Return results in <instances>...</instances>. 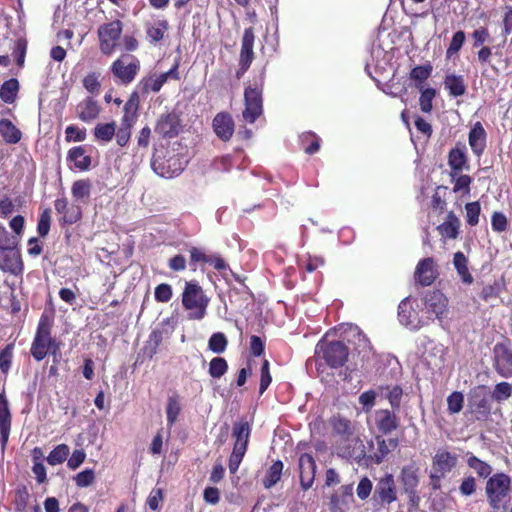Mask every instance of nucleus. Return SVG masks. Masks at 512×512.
Listing matches in <instances>:
<instances>
[{
    "mask_svg": "<svg viewBox=\"0 0 512 512\" xmlns=\"http://www.w3.org/2000/svg\"><path fill=\"white\" fill-rule=\"evenodd\" d=\"M511 477L504 472L490 476L485 484V495L490 508L506 511L510 502Z\"/></svg>",
    "mask_w": 512,
    "mask_h": 512,
    "instance_id": "obj_1",
    "label": "nucleus"
},
{
    "mask_svg": "<svg viewBox=\"0 0 512 512\" xmlns=\"http://www.w3.org/2000/svg\"><path fill=\"white\" fill-rule=\"evenodd\" d=\"M181 302L188 311L189 320H202L207 314L210 298L196 280H190L185 282Z\"/></svg>",
    "mask_w": 512,
    "mask_h": 512,
    "instance_id": "obj_2",
    "label": "nucleus"
},
{
    "mask_svg": "<svg viewBox=\"0 0 512 512\" xmlns=\"http://www.w3.org/2000/svg\"><path fill=\"white\" fill-rule=\"evenodd\" d=\"M51 328L49 318L42 315L30 348V353L36 361H42L48 353L55 356L60 349V344L51 336Z\"/></svg>",
    "mask_w": 512,
    "mask_h": 512,
    "instance_id": "obj_3",
    "label": "nucleus"
},
{
    "mask_svg": "<svg viewBox=\"0 0 512 512\" xmlns=\"http://www.w3.org/2000/svg\"><path fill=\"white\" fill-rule=\"evenodd\" d=\"M493 367L503 378L512 377V349L509 338L504 337L493 347Z\"/></svg>",
    "mask_w": 512,
    "mask_h": 512,
    "instance_id": "obj_4",
    "label": "nucleus"
},
{
    "mask_svg": "<svg viewBox=\"0 0 512 512\" xmlns=\"http://www.w3.org/2000/svg\"><path fill=\"white\" fill-rule=\"evenodd\" d=\"M245 108L242 112L244 120L254 123L263 113L262 90L255 86H247L244 90Z\"/></svg>",
    "mask_w": 512,
    "mask_h": 512,
    "instance_id": "obj_5",
    "label": "nucleus"
},
{
    "mask_svg": "<svg viewBox=\"0 0 512 512\" xmlns=\"http://www.w3.org/2000/svg\"><path fill=\"white\" fill-rule=\"evenodd\" d=\"M190 261L189 265L192 271H196L198 267L204 270V265H209L217 271H223L228 268V264L218 253H206L203 249L198 247H191L189 249Z\"/></svg>",
    "mask_w": 512,
    "mask_h": 512,
    "instance_id": "obj_6",
    "label": "nucleus"
},
{
    "mask_svg": "<svg viewBox=\"0 0 512 512\" xmlns=\"http://www.w3.org/2000/svg\"><path fill=\"white\" fill-rule=\"evenodd\" d=\"M319 347L324 361L331 368H340L348 360L349 348L341 341L323 342Z\"/></svg>",
    "mask_w": 512,
    "mask_h": 512,
    "instance_id": "obj_7",
    "label": "nucleus"
},
{
    "mask_svg": "<svg viewBox=\"0 0 512 512\" xmlns=\"http://www.w3.org/2000/svg\"><path fill=\"white\" fill-rule=\"evenodd\" d=\"M54 207L56 212L61 215L59 218L61 227L73 225L82 219V208L76 204H69L65 196L57 198L54 201Z\"/></svg>",
    "mask_w": 512,
    "mask_h": 512,
    "instance_id": "obj_8",
    "label": "nucleus"
},
{
    "mask_svg": "<svg viewBox=\"0 0 512 512\" xmlns=\"http://www.w3.org/2000/svg\"><path fill=\"white\" fill-rule=\"evenodd\" d=\"M439 277L438 266L432 257L421 259L414 271L415 283L426 287L432 285Z\"/></svg>",
    "mask_w": 512,
    "mask_h": 512,
    "instance_id": "obj_9",
    "label": "nucleus"
},
{
    "mask_svg": "<svg viewBox=\"0 0 512 512\" xmlns=\"http://www.w3.org/2000/svg\"><path fill=\"white\" fill-rule=\"evenodd\" d=\"M140 70V61L133 57L130 63H125L123 58L116 59L111 65V72L122 84H130Z\"/></svg>",
    "mask_w": 512,
    "mask_h": 512,
    "instance_id": "obj_10",
    "label": "nucleus"
},
{
    "mask_svg": "<svg viewBox=\"0 0 512 512\" xmlns=\"http://www.w3.org/2000/svg\"><path fill=\"white\" fill-rule=\"evenodd\" d=\"M181 129V121L176 112H169L160 115L158 118L154 131L162 138H174Z\"/></svg>",
    "mask_w": 512,
    "mask_h": 512,
    "instance_id": "obj_11",
    "label": "nucleus"
},
{
    "mask_svg": "<svg viewBox=\"0 0 512 512\" xmlns=\"http://www.w3.org/2000/svg\"><path fill=\"white\" fill-rule=\"evenodd\" d=\"M468 407L476 420H486L491 413V397L483 391V388L474 391L469 397Z\"/></svg>",
    "mask_w": 512,
    "mask_h": 512,
    "instance_id": "obj_12",
    "label": "nucleus"
},
{
    "mask_svg": "<svg viewBox=\"0 0 512 512\" xmlns=\"http://www.w3.org/2000/svg\"><path fill=\"white\" fill-rule=\"evenodd\" d=\"M424 306L427 313L435 314L436 318L441 321L448 312V299L440 290H432L426 293Z\"/></svg>",
    "mask_w": 512,
    "mask_h": 512,
    "instance_id": "obj_13",
    "label": "nucleus"
},
{
    "mask_svg": "<svg viewBox=\"0 0 512 512\" xmlns=\"http://www.w3.org/2000/svg\"><path fill=\"white\" fill-rule=\"evenodd\" d=\"M397 411L380 409L375 412V425L382 435H388L397 430L400 426V419Z\"/></svg>",
    "mask_w": 512,
    "mask_h": 512,
    "instance_id": "obj_14",
    "label": "nucleus"
},
{
    "mask_svg": "<svg viewBox=\"0 0 512 512\" xmlns=\"http://www.w3.org/2000/svg\"><path fill=\"white\" fill-rule=\"evenodd\" d=\"M254 34H244L242 39L239 68L236 71V78L241 79L249 69L253 59Z\"/></svg>",
    "mask_w": 512,
    "mask_h": 512,
    "instance_id": "obj_15",
    "label": "nucleus"
},
{
    "mask_svg": "<svg viewBox=\"0 0 512 512\" xmlns=\"http://www.w3.org/2000/svg\"><path fill=\"white\" fill-rule=\"evenodd\" d=\"M300 484L303 490H308L314 483L316 463L313 456L303 453L299 458Z\"/></svg>",
    "mask_w": 512,
    "mask_h": 512,
    "instance_id": "obj_16",
    "label": "nucleus"
},
{
    "mask_svg": "<svg viewBox=\"0 0 512 512\" xmlns=\"http://www.w3.org/2000/svg\"><path fill=\"white\" fill-rule=\"evenodd\" d=\"M374 498L382 503L390 504L396 500V486L391 474L379 479L374 491Z\"/></svg>",
    "mask_w": 512,
    "mask_h": 512,
    "instance_id": "obj_17",
    "label": "nucleus"
},
{
    "mask_svg": "<svg viewBox=\"0 0 512 512\" xmlns=\"http://www.w3.org/2000/svg\"><path fill=\"white\" fill-rule=\"evenodd\" d=\"M213 130L219 139L226 142L234 133V120L228 112H220L215 115L212 122Z\"/></svg>",
    "mask_w": 512,
    "mask_h": 512,
    "instance_id": "obj_18",
    "label": "nucleus"
},
{
    "mask_svg": "<svg viewBox=\"0 0 512 512\" xmlns=\"http://www.w3.org/2000/svg\"><path fill=\"white\" fill-rule=\"evenodd\" d=\"M448 165L451 169V177L455 178L463 170H468V157L466 154V147L457 144L448 153Z\"/></svg>",
    "mask_w": 512,
    "mask_h": 512,
    "instance_id": "obj_19",
    "label": "nucleus"
},
{
    "mask_svg": "<svg viewBox=\"0 0 512 512\" xmlns=\"http://www.w3.org/2000/svg\"><path fill=\"white\" fill-rule=\"evenodd\" d=\"M12 416L9 408V402L5 392L0 393V441L2 448H5L11 430Z\"/></svg>",
    "mask_w": 512,
    "mask_h": 512,
    "instance_id": "obj_20",
    "label": "nucleus"
},
{
    "mask_svg": "<svg viewBox=\"0 0 512 512\" xmlns=\"http://www.w3.org/2000/svg\"><path fill=\"white\" fill-rule=\"evenodd\" d=\"M251 424L243 417L236 421L232 427L233 448L247 450L251 435Z\"/></svg>",
    "mask_w": 512,
    "mask_h": 512,
    "instance_id": "obj_21",
    "label": "nucleus"
},
{
    "mask_svg": "<svg viewBox=\"0 0 512 512\" xmlns=\"http://www.w3.org/2000/svg\"><path fill=\"white\" fill-rule=\"evenodd\" d=\"M468 142L473 154L477 157L482 156L486 148L487 133L481 122L478 121L471 127Z\"/></svg>",
    "mask_w": 512,
    "mask_h": 512,
    "instance_id": "obj_22",
    "label": "nucleus"
},
{
    "mask_svg": "<svg viewBox=\"0 0 512 512\" xmlns=\"http://www.w3.org/2000/svg\"><path fill=\"white\" fill-rule=\"evenodd\" d=\"M140 96L133 91L123 106L121 124L134 126L139 118Z\"/></svg>",
    "mask_w": 512,
    "mask_h": 512,
    "instance_id": "obj_23",
    "label": "nucleus"
},
{
    "mask_svg": "<svg viewBox=\"0 0 512 512\" xmlns=\"http://www.w3.org/2000/svg\"><path fill=\"white\" fill-rule=\"evenodd\" d=\"M458 464V456L447 450L438 451L432 458L433 470L447 474Z\"/></svg>",
    "mask_w": 512,
    "mask_h": 512,
    "instance_id": "obj_24",
    "label": "nucleus"
},
{
    "mask_svg": "<svg viewBox=\"0 0 512 512\" xmlns=\"http://www.w3.org/2000/svg\"><path fill=\"white\" fill-rule=\"evenodd\" d=\"M419 468L416 463L406 465L401 470V481L406 493L411 494L412 498L415 497V489L419 484Z\"/></svg>",
    "mask_w": 512,
    "mask_h": 512,
    "instance_id": "obj_25",
    "label": "nucleus"
},
{
    "mask_svg": "<svg viewBox=\"0 0 512 512\" xmlns=\"http://www.w3.org/2000/svg\"><path fill=\"white\" fill-rule=\"evenodd\" d=\"M100 106L92 97L82 100L76 107L77 116L83 122H91L98 118L100 114Z\"/></svg>",
    "mask_w": 512,
    "mask_h": 512,
    "instance_id": "obj_26",
    "label": "nucleus"
},
{
    "mask_svg": "<svg viewBox=\"0 0 512 512\" xmlns=\"http://www.w3.org/2000/svg\"><path fill=\"white\" fill-rule=\"evenodd\" d=\"M67 160L72 162L76 169L87 171L91 166V156L87 155L84 146H76L71 148L67 154Z\"/></svg>",
    "mask_w": 512,
    "mask_h": 512,
    "instance_id": "obj_27",
    "label": "nucleus"
},
{
    "mask_svg": "<svg viewBox=\"0 0 512 512\" xmlns=\"http://www.w3.org/2000/svg\"><path fill=\"white\" fill-rule=\"evenodd\" d=\"M16 242L0 247V268L4 271L15 272L19 257L13 252Z\"/></svg>",
    "mask_w": 512,
    "mask_h": 512,
    "instance_id": "obj_28",
    "label": "nucleus"
},
{
    "mask_svg": "<svg viewBox=\"0 0 512 512\" xmlns=\"http://www.w3.org/2000/svg\"><path fill=\"white\" fill-rule=\"evenodd\" d=\"M468 263V258L463 252L458 251L454 253L453 265L457 271V274L464 284L471 285L474 282V278L469 271Z\"/></svg>",
    "mask_w": 512,
    "mask_h": 512,
    "instance_id": "obj_29",
    "label": "nucleus"
},
{
    "mask_svg": "<svg viewBox=\"0 0 512 512\" xmlns=\"http://www.w3.org/2000/svg\"><path fill=\"white\" fill-rule=\"evenodd\" d=\"M417 312L411 305L410 298H404L398 305V319L404 326L416 327Z\"/></svg>",
    "mask_w": 512,
    "mask_h": 512,
    "instance_id": "obj_30",
    "label": "nucleus"
},
{
    "mask_svg": "<svg viewBox=\"0 0 512 512\" xmlns=\"http://www.w3.org/2000/svg\"><path fill=\"white\" fill-rule=\"evenodd\" d=\"M467 466L475 471L479 478L488 479L492 473V466L486 461L481 460L471 452L466 453Z\"/></svg>",
    "mask_w": 512,
    "mask_h": 512,
    "instance_id": "obj_31",
    "label": "nucleus"
},
{
    "mask_svg": "<svg viewBox=\"0 0 512 512\" xmlns=\"http://www.w3.org/2000/svg\"><path fill=\"white\" fill-rule=\"evenodd\" d=\"M460 221L454 212L450 211L445 222L437 227L440 235L445 238L455 239L458 237Z\"/></svg>",
    "mask_w": 512,
    "mask_h": 512,
    "instance_id": "obj_32",
    "label": "nucleus"
},
{
    "mask_svg": "<svg viewBox=\"0 0 512 512\" xmlns=\"http://www.w3.org/2000/svg\"><path fill=\"white\" fill-rule=\"evenodd\" d=\"M0 134L8 144H17L22 138L20 129L11 120L5 118L0 120Z\"/></svg>",
    "mask_w": 512,
    "mask_h": 512,
    "instance_id": "obj_33",
    "label": "nucleus"
},
{
    "mask_svg": "<svg viewBox=\"0 0 512 512\" xmlns=\"http://www.w3.org/2000/svg\"><path fill=\"white\" fill-rule=\"evenodd\" d=\"M444 86L452 97H460L466 93V84L463 76L447 75L444 79Z\"/></svg>",
    "mask_w": 512,
    "mask_h": 512,
    "instance_id": "obj_34",
    "label": "nucleus"
},
{
    "mask_svg": "<svg viewBox=\"0 0 512 512\" xmlns=\"http://www.w3.org/2000/svg\"><path fill=\"white\" fill-rule=\"evenodd\" d=\"M377 442V452L375 453L376 463H381L382 460L390 453L391 450L397 448L399 441L397 438H389L385 440L383 435H377L375 437Z\"/></svg>",
    "mask_w": 512,
    "mask_h": 512,
    "instance_id": "obj_35",
    "label": "nucleus"
},
{
    "mask_svg": "<svg viewBox=\"0 0 512 512\" xmlns=\"http://www.w3.org/2000/svg\"><path fill=\"white\" fill-rule=\"evenodd\" d=\"M505 286L503 278L494 280L493 283L485 285L482 288L479 296L484 302H490L500 296V294L505 290Z\"/></svg>",
    "mask_w": 512,
    "mask_h": 512,
    "instance_id": "obj_36",
    "label": "nucleus"
},
{
    "mask_svg": "<svg viewBox=\"0 0 512 512\" xmlns=\"http://www.w3.org/2000/svg\"><path fill=\"white\" fill-rule=\"evenodd\" d=\"M301 148L308 155H313L320 150V138L311 131L303 132L299 136Z\"/></svg>",
    "mask_w": 512,
    "mask_h": 512,
    "instance_id": "obj_37",
    "label": "nucleus"
},
{
    "mask_svg": "<svg viewBox=\"0 0 512 512\" xmlns=\"http://www.w3.org/2000/svg\"><path fill=\"white\" fill-rule=\"evenodd\" d=\"M330 425L335 434L348 439L353 434L351 421L340 415L330 419Z\"/></svg>",
    "mask_w": 512,
    "mask_h": 512,
    "instance_id": "obj_38",
    "label": "nucleus"
},
{
    "mask_svg": "<svg viewBox=\"0 0 512 512\" xmlns=\"http://www.w3.org/2000/svg\"><path fill=\"white\" fill-rule=\"evenodd\" d=\"M92 184L89 179L75 181L71 187V193L75 201L87 202L90 197Z\"/></svg>",
    "mask_w": 512,
    "mask_h": 512,
    "instance_id": "obj_39",
    "label": "nucleus"
},
{
    "mask_svg": "<svg viewBox=\"0 0 512 512\" xmlns=\"http://www.w3.org/2000/svg\"><path fill=\"white\" fill-rule=\"evenodd\" d=\"M284 464L281 460H276L266 471L265 477L263 478V486L266 489H270L277 484L281 479Z\"/></svg>",
    "mask_w": 512,
    "mask_h": 512,
    "instance_id": "obj_40",
    "label": "nucleus"
},
{
    "mask_svg": "<svg viewBox=\"0 0 512 512\" xmlns=\"http://www.w3.org/2000/svg\"><path fill=\"white\" fill-rule=\"evenodd\" d=\"M433 67L430 63L415 66L410 71V79L415 81V87L422 90L424 82L431 76Z\"/></svg>",
    "mask_w": 512,
    "mask_h": 512,
    "instance_id": "obj_41",
    "label": "nucleus"
},
{
    "mask_svg": "<svg viewBox=\"0 0 512 512\" xmlns=\"http://www.w3.org/2000/svg\"><path fill=\"white\" fill-rule=\"evenodd\" d=\"M181 409L180 396L178 394L170 396L166 405L167 425L169 428L177 421Z\"/></svg>",
    "mask_w": 512,
    "mask_h": 512,
    "instance_id": "obj_42",
    "label": "nucleus"
},
{
    "mask_svg": "<svg viewBox=\"0 0 512 512\" xmlns=\"http://www.w3.org/2000/svg\"><path fill=\"white\" fill-rule=\"evenodd\" d=\"M19 90V82L16 78L6 80L0 88V98L5 103L11 104L15 101Z\"/></svg>",
    "mask_w": 512,
    "mask_h": 512,
    "instance_id": "obj_43",
    "label": "nucleus"
},
{
    "mask_svg": "<svg viewBox=\"0 0 512 512\" xmlns=\"http://www.w3.org/2000/svg\"><path fill=\"white\" fill-rule=\"evenodd\" d=\"M94 137L97 141L108 143L115 135V122L98 123L93 130Z\"/></svg>",
    "mask_w": 512,
    "mask_h": 512,
    "instance_id": "obj_44",
    "label": "nucleus"
},
{
    "mask_svg": "<svg viewBox=\"0 0 512 512\" xmlns=\"http://www.w3.org/2000/svg\"><path fill=\"white\" fill-rule=\"evenodd\" d=\"M100 39V50L105 55L112 54L121 42L122 34H98Z\"/></svg>",
    "mask_w": 512,
    "mask_h": 512,
    "instance_id": "obj_45",
    "label": "nucleus"
},
{
    "mask_svg": "<svg viewBox=\"0 0 512 512\" xmlns=\"http://www.w3.org/2000/svg\"><path fill=\"white\" fill-rule=\"evenodd\" d=\"M228 346V339L222 332L213 333L208 340V348L210 351L216 354H222L225 352Z\"/></svg>",
    "mask_w": 512,
    "mask_h": 512,
    "instance_id": "obj_46",
    "label": "nucleus"
},
{
    "mask_svg": "<svg viewBox=\"0 0 512 512\" xmlns=\"http://www.w3.org/2000/svg\"><path fill=\"white\" fill-rule=\"evenodd\" d=\"M69 452L68 445L59 444L49 453L46 460L52 466L61 464L67 459Z\"/></svg>",
    "mask_w": 512,
    "mask_h": 512,
    "instance_id": "obj_47",
    "label": "nucleus"
},
{
    "mask_svg": "<svg viewBox=\"0 0 512 512\" xmlns=\"http://www.w3.org/2000/svg\"><path fill=\"white\" fill-rule=\"evenodd\" d=\"M166 83V76L165 75H159L156 78L149 77L145 78L140 82V86L143 93H148L149 91L152 92H159L163 85Z\"/></svg>",
    "mask_w": 512,
    "mask_h": 512,
    "instance_id": "obj_48",
    "label": "nucleus"
},
{
    "mask_svg": "<svg viewBox=\"0 0 512 512\" xmlns=\"http://www.w3.org/2000/svg\"><path fill=\"white\" fill-rule=\"evenodd\" d=\"M228 371V363L223 357H214L209 363V375L212 378H221Z\"/></svg>",
    "mask_w": 512,
    "mask_h": 512,
    "instance_id": "obj_49",
    "label": "nucleus"
},
{
    "mask_svg": "<svg viewBox=\"0 0 512 512\" xmlns=\"http://www.w3.org/2000/svg\"><path fill=\"white\" fill-rule=\"evenodd\" d=\"M506 43V38L504 37V34H500V36L497 39L496 45L493 46H483L479 52H478V59L481 63H485L488 61L489 57L492 54V51L494 50L495 54H500V48L503 47Z\"/></svg>",
    "mask_w": 512,
    "mask_h": 512,
    "instance_id": "obj_50",
    "label": "nucleus"
},
{
    "mask_svg": "<svg viewBox=\"0 0 512 512\" xmlns=\"http://www.w3.org/2000/svg\"><path fill=\"white\" fill-rule=\"evenodd\" d=\"M419 97V106L422 112L430 113L433 108V100L436 96V90L434 88H422Z\"/></svg>",
    "mask_w": 512,
    "mask_h": 512,
    "instance_id": "obj_51",
    "label": "nucleus"
},
{
    "mask_svg": "<svg viewBox=\"0 0 512 512\" xmlns=\"http://www.w3.org/2000/svg\"><path fill=\"white\" fill-rule=\"evenodd\" d=\"M14 343L7 344L0 350V370L3 374H8L13 359Z\"/></svg>",
    "mask_w": 512,
    "mask_h": 512,
    "instance_id": "obj_52",
    "label": "nucleus"
},
{
    "mask_svg": "<svg viewBox=\"0 0 512 512\" xmlns=\"http://www.w3.org/2000/svg\"><path fill=\"white\" fill-rule=\"evenodd\" d=\"M512 395V384L508 382H500L495 385L494 390L491 394V398H493L495 401L501 403L508 398H510Z\"/></svg>",
    "mask_w": 512,
    "mask_h": 512,
    "instance_id": "obj_53",
    "label": "nucleus"
},
{
    "mask_svg": "<svg viewBox=\"0 0 512 512\" xmlns=\"http://www.w3.org/2000/svg\"><path fill=\"white\" fill-rule=\"evenodd\" d=\"M96 479V475L93 469L87 468L73 477V480L77 487L85 488L91 486Z\"/></svg>",
    "mask_w": 512,
    "mask_h": 512,
    "instance_id": "obj_54",
    "label": "nucleus"
},
{
    "mask_svg": "<svg viewBox=\"0 0 512 512\" xmlns=\"http://www.w3.org/2000/svg\"><path fill=\"white\" fill-rule=\"evenodd\" d=\"M51 226V209L45 208L38 219L37 233L40 237H46L50 231Z\"/></svg>",
    "mask_w": 512,
    "mask_h": 512,
    "instance_id": "obj_55",
    "label": "nucleus"
},
{
    "mask_svg": "<svg viewBox=\"0 0 512 512\" xmlns=\"http://www.w3.org/2000/svg\"><path fill=\"white\" fill-rule=\"evenodd\" d=\"M466 221L470 226H476L479 223V215L481 211L478 201L470 202L465 205Z\"/></svg>",
    "mask_w": 512,
    "mask_h": 512,
    "instance_id": "obj_56",
    "label": "nucleus"
},
{
    "mask_svg": "<svg viewBox=\"0 0 512 512\" xmlns=\"http://www.w3.org/2000/svg\"><path fill=\"white\" fill-rule=\"evenodd\" d=\"M464 404V396L461 392L454 391L447 398L448 411L451 414L459 413Z\"/></svg>",
    "mask_w": 512,
    "mask_h": 512,
    "instance_id": "obj_57",
    "label": "nucleus"
},
{
    "mask_svg": "<svg viewBox=\"0 0 512 512\" xmlns=\"http://www.w3.org/2000/svg\"><path fill=\"white\" fill-rule=\"evenodd\" d=\"M477 490V480L473 475L465 476L459 485V492L464 497L473 495Z\"/></svg>",
    "mask_w": 512,
    "mask_h": 512,
    "instance_id": "obj_58",
    "label": "nucleus"
},
{
    "mask_svg": "<svg viewBox=\"0 0 512 512\" xmlns=\"http://www.w3.org/2000/svg\"><path fill=\"white\" fill-rule=\"evenodd\" d=\"M133 127L134 126L120 123L118 129H115L114 135L116 138L117 145H119L120 147H125L129 143Z\"/></svg>",
    "mask_w": 512,
    "mask_h": 512,
    "instance_id": "obj_59",
    "label": "nucleus"
},
{
    "mask_svg": "<svg viewBox=\"0 0 512 512\" xmlns=\"http://www.w3.org/2000/svg\"><path fill=\"white\" fill-rule=\"evenodd\" d=\"M272 382V376L270 374V364L267 359H265L262 363L261 370H260V387H259V393L262 395L269 385Z\"/></svg>",
    "mask_w": 512,
    "mask_h": 512,
    "instance_id": "obj_60",
    "label": "nucleus"
},
{
    "mask_svg": "<svg viewBox=\"0 0 512 512\" xmlns=\"http://www.w3.org/2000/svg\"><path fill=\"white\" fill-rule=\"evenodd\" d=\"M173 291L171 285L161 283L155 287L154 297L157 302L167 303L171 300Z\"/></svg>",
    "mask_w": 512,
    "mask_h": 512,
    "instance_id": "obj_61",
    "label": "nucleus"
},
{
    "mask_svg": "<svg viewBox=\"0 0 512 512\" xmlns=\"http://www.w3.org/2000/svg\"><path fill=\"white\" fill-rule=\"evenodd\" d=\"M86 139V129H80L75 125H69L65 129V140L67 142H81Z\"/></svg>",
    "mask_w": 512,
    "mask_h": 512,
    "instance_id": "obj_62",
    "label": "nucleus"
},
{
    "mask_svg": "<svg viewBox=\"0 0 512 512\" xmlns=\"http://www.w3.org/2000/svg\"><path fill=\"white\" fill-rule=\"evenodd\" d=\"M247 450H241L237 448H233L232 453L228 459V468L231 474L237 472Z\"/></svg>",
    "mask_w": 512,
    "mask_h": 512,
    "instance_id": "obj_63",
    "label": "nucleus"
},
{
    "mask_svg": "<svg viewBox=\"0 0 512 512\" xmlns=\"http://www.w3.org/2000/svg\"><path fill=\"white\" fill-rule=\"evenodd\" d=\"M402 395H403V390L399 385H395L394 387H392V389H390V391L387 395V399L391 405V408H392L391 410H394L397 412L400 411Z\"/></svg>",
    "mask_w": 512,
    "mask_h": 512,
    "instance_id": "obj_64",
    "label": "nucleus"
}]
</instances>
